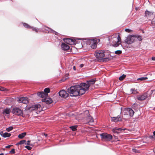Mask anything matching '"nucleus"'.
<instances>
[{"label": "nucleus", "instance_id": "obj_1", "mask_svg": "<svg viewBox=\"0 0 155 155\" xmlns=\"http://www.w3.org/2000/svg\"><path fill=\"white\" fill-rule=\"evenodd\" d=\"M78 88H68L67 91L71 97H76L79 95H82L88 91L89 88H80L79 89Z\"/></svg>", "mask_w": 155, "mask_h": 155}, {"label": "nucleus", "instance_id": "obj_2", "mask_svg": "<svg viewBox=\"0 0 155 155\" xmlns=\"http://www.w3.org/2000/svg\"><path fill=\"white\" fill-rule=\"evenodd\" d=\"M96 81L95 78H93L87 80L86 82H81L79 84L73 86H71L70 87H89L92 86Z\"/></svg>", "mask_w": 155, "mask_h": 155}, {"label": "nucleus", "instance_id": "obj_3", "mask_svg": "<svg viewBox=\"0 0 155 155\" xmlns=\"http://www.w3.org/2000/svg\"><path fill=\"white\" fill-rule=\"evenodd\" d=\"M50 92V90L49 88H45L44 90V92H38L37 94L40 97L46 98L48 96V93Z\"/></svg>", "mask_w": 155, "mask_h": 155}, {"label": "nucleus", "instance_id": "obj_4", "mask_svg": "<svg viewBox=\"0 0 155 155\" xmlns=\"http://www.w3.org/2000/svg\"><path fill=\"white\" fill-rule=\"evenodd\" d=\"M102 140L110 141L112 139V136L107 133H102L100 135Z\"/></svg>", "mask_w": 155, "mask_h": 155}, {"label": "nucleus", "instance_id": "obj_5", "mask_svg": "<svg viewBox=\"0 0 155 155\" xmlns=\"http://www.w3.org/2000/svg\"><path fill=\"white\" fill-rule=\"evenodd\" d=\"M134 35L128 36L125 40V42L128 45H130L134 42Z\"/></svg>", "mask_w": 155, "mask_h": 155}, {"label": "nucleus", "instance_id": "obj_6", "mask_svg": "<svg viewBox=\"0 0 155 155\" xmlns=\"http://www.w3.org/2000/svg\"><path fill=\"white\" fill-rule=\"evenodd\" d=\"M41 105L40 104H37L32 105V106H30V111L38 110L39 112L41 111Z\"/></svg>", "mask_w": 155, "mask_h": 155}, {"label": "nucleus", "instance_id": "obj_7", "mask_svg": "<svg viewBox=\"0 0 155 155\" xmlns=\"http://www.w3.org/2000/svg\"><path fill=\"white\" fill-rule=\"evenodd\" d=\"M105 52L104 51L99 50L96 51L94 55L97 58H102L104 57Z\"/></svg>", "mask_w": 155, "mask_h": 155}, {"label": "nucleus", "instance_id": "obj_8", "mask_svg": "<svg viewBox=\"0 0 155 155\" xmlns=\"http://www.w3.org/2000/svg\"><path fill=\"white\" fill-rule=\"evenodd\" d=\"M12 113L15 115L19 116L22 114V110L18 107L14 108L12 110Z\"/></svg>", "mask_w": 155, "mask_h": 155}, {"label": "nucleus", "instance_id": "obj_9", "mask_svg": "<svg viewBox=\"0 0 155 155\" xmlns=\"http://www.w3.org/2000/svg\"><path fill=\"white\" fill-rule=\"evenodd\" d=\"M148 94L146 93H145L141 95L137 96V99L139 101H143L148 97Z\"/></svg>", "mask_w": 155, "mask_h": 155}, {"label": "nucleus", "instance_id": "obj_10", "mask_svg": "<svg viewBox=\"0 0 155 155\" xmlns=\"http://www.w3.org/2000/svg\"><path fill=\"white\" fill-rule=\"evenodd\" d=\"M60 96L64 98H67L68 96V94L64 90H62L59 92Z\"/></svg>", "mask_w": 155, "mask_h": 155}, {"label": "nucleus", "instance_id": "obj_11", "mask_svg": "<svg viewBox=\"0 0 155 155\" xmlns=\"http://www.w3.org/2000/svg\"><path fill=\"white\" fill-rule=\"evenodd\" d=\"M61 48L64 51H67L70 49V47L68 45L64 43H62L61 44Z\"/></svg>", "mask_w": 155, "mask_h": 155}, {"label": "nucleus", "instance_id": "obj_12", "mask_svg": "<svg viewBox=\"0 0 155 155\" xmlns=\"http://www.w3.org/2000/svg\"><path fill=\"white\" fill-rule=\"evenodd\" d=\"M63 40L64 41V42L66 43V44L68 45L71 44V43L72 42L74 43L76 41L74 39H73L64 38L63 39Z\"/></svg>", "mask_w": 155, "mask_h": 155}, {"label": "nucleus", "instance_id": "obj_13", "mask_svg": "<svg viewBox=\"0 0 155 155\" xmlns=\"http://www.w3.org/2000/svg\"><path fill=\"white\" fill-rule=\"evenodd\" d=\"M18 101L19 103L27 104L28 102V98L26 97H21L19 98Z\"/></svg>", "mask_w": 155, "mask_h": 155}, {"label": "nucleus", "instance_id": "obj_14", "mask_svg": "<svg viewBox=\"0 0 155 155\" xmlns=\"http://www.w3.org/2000/svg\"><path fill=\"white\" fill-rule=\"evenodd\" d=\"M111 120L114 122L121 121L122 120L121 117L120 116L118 115L117 117H111Z\"/></svg>", "mask_w": 155, "mask_h": 155}, {"label": "nucleus", "instance_id": "obj_15", "mask_svg": "<svg viewBox=\"0 0 155 155\" xmlns=\"http://www.w3.org/2000/svg\"><path fill=\"white\" fill-rule=\"evenodd\" d=\"M124 130V129L121 128H118L117 127H114L112 130V131L113 132L118 134L120 132H122V130Z\"/></svg>", "mask_w": 155, "mask_h": 155}, {"label": "nucleus", "instance_id": "obj_16", "mask_svg": "<svg viewBox=\"0 0 155 155\" xmlns=\"http://www.w3.org/2000/svg\"><path fill=\"white\" fill-rule=\"evenodd\" d=\"M121 112L124 114V115L129 114V108H124L123 110L121 108Z\"/></svg>", "mask_w": 155, "mask_h": 155}, {"label": "nucleus", "instance_id": "obj_17", "mask_svg": "<svg viewBox=\"0 0 155 155\" xmlns=\"http://www.w3.org/2000/svg\"><path fill=\"white\" fill-rule=\"evenodd\" d=\"M0 134L2 136L5 138L6 137H9L11 135V134L10 133H8L7 132L4 133L2 131L0 132Z\"/></svg>", "mask_w": 155, "mask_h": 155}, {"label": "nucleus", "instance_id": "obj_18", "mask_svg": "<svg viewBox=\"0 0 155 155\" xmlns=\"http://www.w3.org/2000/svg\"><path fill=\"white\" fill-rule=\"evenodd\" d=\"M42 101L43 102H45L46 104H50L52 102V100L51 98H45L42 100Z\"/></svg>", "mask_w": 155, "mask_h": 155}, {"label": "nucleus", "instance_id": "obj_19", "mask_svg": "<svg viewBox=\"0 0 155 155\" xmlns=\"http://www.w3.org/2000/svg\"><path fill=\"white\" fill-rule=\"evenodd\" d=\"M112 41V44L111 45L114 47H116L120 45V42L117 43V41Z\"/></svg>", "mask_w": 155, "mask_h": 155}, {"label": "nucleus", "instance_id": "obj_20", "mask_svg": "<svg viewBox=\"0 0 155 155\" xmlns=\"http://www.w3.org/2000/svg\"><path fill=\"white\" fill-rule=\"evenodd\" d=\"M47 28L48 29V30H47L48 31V32L53 33L57 35H58L59 34V33L58 32L55 31L51 28H48V27H47Z\"/></svg>", "mask_w": 155, "mask_h": 155}, {"label": "nucleus", "instance_id": "obj_21", "mask_svg": "<svg viewBox=\"0 0 155 155\" xmlns=\"http://www.w3.org/2000/svg\"><path fill=\"white\" fill-rule=\"evenodd\" d=\"M134 40H135V39L137 38V39L139 41H142L143 40L142 37L139 35H134Z\"/></svg>", "mask_w": 155, "mask_h": 155}, {"label": "nucleus", "instance_id": "obj_22", "mask_svg": "<svg viewBox=\"0 0 155 155\" xmlns=\"http://www.w3.org/2000/svg\"><path fill=\"white\" fill-rule=\"evenodd\" d=\"M111 59L109 58L108 57L102 58L99 59L101 61L103 62H107L110 60Z\"/></svg>", "mask_w": 155, "mask_h": 155}, {"label": "nucleus", "instance_id": "obj_23", "mask_svg": "<svg viewBox=\"0 0 155 155\" xmlns=\"http://www.w3.org/2000/svg\"><path fill=\"white\" fill-rule=\"evenodd\" d=\"M11 112V110L9 108H6L3 111V114H9Z\"/></svg>", "mask_w": 155, "mask_h": 155}, {"label": "nucleus", "instance_id": "obj_24", "mask_svg": "<svg viewBox=\"0 0 155 155\" xmlns=\"http://www.w3.org/2000/svg\"><path fill=\"white\" fill-rule=\"evenodd\" d=\"M90 40L93 42V44H91V47L93 49H95L96 48L97 45V44L94 41V40L93 39H90Z\"/></svg>", "mask_w": 155, "mask_h": 155}, {"label": "nucleus", "instance_id": "obj_25", "mask_svg": "<svg viewBox=\"0 0 155 155\" xmlns=\"http://www.w3.org/2000/svg\"><path fill=\"white\" fill-rule=\"evenodd\" d=\"M145 14L146 16H151V15H152L153 14V12H151L148 11L147 10L145 12Z\"/></svg>", "mask_w": 155, "mask_h": 155}, {"label": "nucleus", "instance_id": "obj_26", "mask_svg": "<svg viewBox=\"0 0 155 155\" xmlns=\"http://www.w3.org/2000/svg\"><path fill=\"white\" fill-rule=\"evenodd\" d=\"M118 36L117 37H116V38H117L118 40V42H120V49L123 48H124L123 47V46L121 44V38H120V33H118Z\"/></svg>", "mask_w": 155, "mask_h": 155}, {"label": "nucleus", "instance_id": "obj_27", "mask_svg": "<svg viewBox=\"0 0 155 155\" xmlns=\"http://www.w3.org/2000/svg\"><path fill=\"white\" fill-rule=\"evenodd\" d=\"M134 111L131 108H129V114L130 117H133L134 114Z\"/></svg>", "mask_w": 155, "mask_h": 155}, {"label": "nucleus", "instance_id": "obj_28", "mask_svg": "<svg viewBox=\"0 0 155 155\" xmlns=\"http://www.w3.org/2000/svg\"><path fill=\"white\" fill-rule=\"evenodd\" d=\"M26 133L25 132L23 133L19 134L18 136V137L20 139H22L26 135Z\"/></svg>", "mask_w": 155, "mask_h": 155}, {"label": "nucleus", "instance_id": "obj_29", "mask_svg": "<svg viewBox=\"0 0 155 155\" xmlns=\"http://www.w3.org/2000/svg\"><path fill=\"white\" fill-rule=\"evenodd\" d=\"M147 79L148 78L147 77H142L137 78V80L138 81H143Z\"/></svg>", "mask_w": 155, "mask_h": 155}, {"label": "nucleus", "instance_id": "obj_30", "mask_svg": "<svg viewBox=\"0 0 155 155\" xmlns=\"http://www.w3.org/2000/svg\"><path fill=\"white\" fill-rule=\"evenodd\" d=\"M130 91L131 92V93L134 94H136L138 93L137 90L135 88H131L130 89Z\"/></svg>", "mask_w": 155, "mask_h": 155}, {"label": "nucleus", "instance_id": "obj_31", "mask_svg": "<svg viewBox=\"0 0 155 155\" xmlns=\"http://www.w3.org/2000/svg\"><path fill=\"white\" fill-rule=\"evenodd\" d=\"M26 141L25 140H22L17 143L16 145H18L22 144L25 143L26 144Z\"/></svg>", "mask_w": 155, "mask_h": 155}, {"label": "nucleus", "instance_id": "obj_32", "mask_svg": "<svg viewBox=\"0 0 155 155\" xmlns=\"http://www.w3.org/2000/svg\"><path fill=\"white\" fill-rule=\"evenodd\" d=\"M126 77V75L123 74L119 77V79L120 81H122Z\"/></svg>", "mask_w": 155, "mask_h": 155}, {"label": "nucleus", "instance_id": "obj_33", "mask_svg": "<svg viewBox=\"0 0 155 155\" xmlns=\"http://www.w3.org/2000/svg\"><path fill=\"white\" fill-rule=\"evenodd\" d=\"M68 78H69L68 77H63L59 81V82L60 83H61L62 82L64 81L67 80Z\"/></svg>", "mask_w": 155, "mask_h": 155}, {"label": "nucleus", "instance_id": "obj_34", "mask_svg": "<svg viewBox=\"0 0 155 155\" xmlns=\"http://www.w3.org/2000/svg\"><path fill=\"white\" fill-rule=\"evenodd\" d=\"M122 53V51L120 50H117L114 52V53L116 54H120Z\"/></svg>", "mask_w": 155, "mask_h": 155}, {"label": "nucleus", "instance_id": "obj_35", "mask_svg": "<svg viewBox=\"0 0 155 155\" xmlns=\"http://www.w3.org/2000/svg\"><path fill=\"white\" fill-rule=\"evenodd\" d=\"M77 127V126H74L70 127V128H71L72 130H73V131H75V130H77V129H76Z\"/></svg>", "mask_w": 155, "mask_h": 155}, {"label": "nucleus", "instance_id": "obj_36", "mask_svg": "<svg viewBox=\"0 0 155 155\" xmlns=\"http://www.w3.org/2000/svg\"><path fill=\"white\" fill-rule=\"evenodd\" d=\"M13 127H10L8 128H7L6 129V130L8 132H9L10 131L12 130L13 129Z\"/></svg>", "mask_w": 155, "mask_h": 155}, {"label": "nucleus", "instance_id": "obj_37", "mask_svg": "<svg viewBox=\"0 0 155 155\" xmlns=\"http://www.w3.org/2000/svg\"><path fill=\"white\" fill-rule=\"evenodd\" d=\"M30 28H32L33 31H35L36 32H38V29L36 28H33L30 26Z\"/></svg>", "mask_w": 155, "mask_h": 155}, {"label": "nucleus", "instance_id": "obj_38", "mask_svg": "<svg viewBox=\"0 0 155 155\" xmlns=\"http://www.w3.org/2000/svg\"><path fill=\"white\" fill-rule=\"evenodd\" d=\"M23 25L25 28H29V25L28 24H26L25 23H23Z\"/></svg>", "mask_w": 155, "mask_h": 155}, {"label": "nucleus", "instance_id": "obj_39", "mask_svg": "<svg viewBox=\"0 0 155 155\" xmlns=\"http://www.w3.org/2000/svg\"><path fill=\"white\" fill-rule=\"evenodd\" d=\"M149 137L151 139H153L154 138L155 139V131L153 132V135L150 136Z\"/></svg>", "mask_w": 155, "mask_h": 155}, {"label": "nucleus", "instance_id": "obj_40", "mask_svg": "<svg viewBox=\"0 0 155 155\" xmlns=\"http://www.w3.org/2000/svg\"><path fill=\"white\" fill-rule=\"evenodd\" d=\"M0 91H7L8 89L6 88H0Z\"/></svg>", "mask_w": 155, "mask_h": 155}, {"label": "nucleus", "instance_id": "obj_41", "mask_svg": "<svg viewBox=\"0 0 155 155\" xmlns=\"http://www.w3.org/2000/svg\"><path fill=\"white\" fill-rule=\"evenodd\" d=\"M15 153V149H12L10 151L9 153L11 154H14Z\"/></svg>", "mask_w": 155, "mask_h": 155}, {"label": "nucleus", "instance_id": "obj_42", "mask_svg": "<svg viewBox=\"0 0 155 155\" xmlns=\"http://www.w3.org/2000/svg\"><path fill=\"white\" fill-rule=\"evenodd\" d=\"M125 31L127 32L130 33V32H131V31H132V30L131 29H129V28H126L125 29Z\"/></svg>", "mask_w": 155, "mask_h": 155}, {"label": "nucleus", "instance_id": "obj_43", "mask_svg": "<svg viewBox=\"0 0 155 155\" xmlns=\"http://www.w3.org/2000/svg\"><path fill=\"white\" fill-rule=\"evenodd\" d=\"M112 40L113 41H117V43H119L118 42V40L117 38H116V37H113L112 39Z\"/></svg>", "mask_w": 155, "mask_h": 155}, {"label": "nucleus", "instance_id": "obj_44", "mask_svg": "<svg viewBox=\"0 0 155 155\" xmlns=\"http://www.w3.org/2000/svg\"><path fill=\"white\" fill-rule=\"evenodd\" d=\"M78 40H86L87 39H88L87 38H79L78 39Z\"/></svg>", "mask_w": 155, "mask_h": 155}, {"label": "nucleus", "instance_id": "obj_45", "mask_svg": "<svg viewBox=\"0 0 155 155\" xmlns=\"http://www.w3.org/2000/svg\"><path fill=\"white\" fill-rule=\"evenodd\" d=\"M107 52L108 53V54H107L108 55H110V53H111V52L110 51H109L108 50H107Z\"/></svg>", "mask_w": 155, "mask_h": 155}, {"label": "nucleus", "instance_id": "obj_46", "mask_svg": "<svg viewBox=\"0 0 155 155\" xmlns=\"http://www.w3.org/2000/svg\"><path fill=\"white\" fill-rule=\"evenodd\" d=\"M12 146V145H8V146H6L5 147V148H10Z\"/></svg>", "mask_w": 155, "mask_h": 155}, {"label": "nucleus", "instance_id": "obj_47", "mask_svg": "<svg viewBox=\"0 0 155 155\" xmlns=\"http://www.w3.org/2000/svg\"><path fill=\"white\" fill-rule=\"evenodd\" d=\"M84 66V64H81L80 65V67L81 68H82Z\"/></svg>", "mask_w": 155, "mask_h": 155}, {"label": "nucleus", "instance_id": "obj_48", "mask_svg": "<svg viewBox=\"0 0 155 155\" xmlns=\"http://www.w3.org/2000/svg\"><path fill=\"white\" fill-rule=\"evenodd\" d=\"M25 147L27 149L29 150V146H25Z\"/></svg>", "mask_w": 155, "mask_h": 155}, {"label": "nucleus", "instance_id": "obj_49", "mask_svg": "<svg viewBox=\"0 0 155 155\" xmlns=\"http://www.w3.org/2000/svg\"><path fill=\"white\" fill-rule=\"evenodd\" d=\"M151 59L153 61H155V57H152L151 58Z\"/></svg>", "mask_w": 155, "mask_h": 155}, {"label": "nucleus", "instance_id": "obj_50", "mask_svg": "<svg viewBox=\"0 0 155 155\" xmlns=\"http://www.w3.org/2000/svg\"><path fill=\"white\" fill-rule=\"evenodd\" d=\"M73 69L75 71L76 70V67L75 66H73Z\"/></svg>", "mask_w": 155, "mask_h": 155}, {"label": "nucleus", "instance_id": "obj_51", "mask_svg": "<svg viewBox=\"0 0 155 155\" xmlns=\"http://www.w3.org/2000/svg\"><path fill=\"white\" fill-rule=\"evenodd\" d=\"M152 91V93H153L154 94H155V90H153L151 91Z\"/></svg>", "mask_w": 155, "mask_h": 155}, {"label": "nucleus", "instance_id": "obj_52", "mask_svg": "<svg viewBox=\"0 0 155 155\" xmlns=\"http://www.w3.org/2000/svg\"><path fill=\"white\" fill-rule=\"evenodd\" d=\"M136 149H133V151L134 152H136Z\"/></svg>", "mask_w": 155, "mask_h": 155}, {"label": "nucleus", "instance_id": "obj_53", "mask_svg": "<svg viewBox=\"0 0 155 155\" xmlns=\"http://www.w3.org/2000/svg\"><path fill=\"white\" fill-rule=\"evenodd\" d=\"M27 144L29 145V140H28L27 141Z\"/></svg>", "mask_w": 155, "mask_h": 155}, {"label": "nucleus", "instance_id": "obj_54", "mask_svg": "<svg viewBox=\"0 0 155 155\" xmlns=\"http://www.w3.org/2000/svg\"><path fill=\"white\" fill-rule=\"evenodd\" d=\"M32 146V145H30V148H29L30 150H31V146Z\"/></svg>", "mask_w": 155, "mask_h": 155}, {"label": "nucleus", "instance_id": "obj_55", "mask_svg": "<svg viewBox=\"0 0 155 155\" xmlns=\"http://www.w3.org/2000/svg\"><path fill=\"white\" fill-rule=\"evenodd\" d=\"M47 135H48L47 134H44V135H45L46 137L47 136Z\"/></svg>", "mask_w": 155, "mask_h": 155}, {"label": "nucleus", "instance_id": "obj_56", "mask_svg": "<svg viewBox=\"0 0 155 155\" xmlns=\"http://www.w3.org/2000/svg\"><path fill=\"white\" fill-rule=\"evenodd\" d=\"M93 119H92L91 120V122H93Z\"/></svg>", "mask_w": 155, "mask_h": 155}, {"label": "nucleus", "instance_id": "obj_57", "mask_svg": "<svg viewBox=\"0 0 155 155\" xmlns=\"http://www.w3.org/2000/svg\"><path fill=\"white\" fill-rule=\"evenodd\" d=\"M0 155H4V154L3 153H0Z\"/></svg>", "mask_w": 155, "mask_h": 155}, {"label": "nucleus", "instance_id": "obj_58", "mask_svg": "<svg viewBox=\"0 0 155 155\" xmlns=\"http://www.w3.org/2000/svg\"><path fill=\"white\" fill-rule=\"evenodd\" d=\"M111 57H112L113 56H110Z\"/></svg>", "mask_w": 155, "mask_h": 155}, {"label": "nucleus", "instance_id": "obj_59", "mask_svg": "<svg viewBox=\"0 0 155 155\" xmlns=\"http://www.w3.org/2000/svg\"><path fill=\"white\" fill-rule=\"evenodd\" d=\"M0 87H2V86H0Z\"/></svg>", "mask_w": 155, "mask_h": 155}]
</instances>
